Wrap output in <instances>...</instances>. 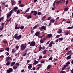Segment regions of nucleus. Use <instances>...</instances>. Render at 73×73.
I'll list each match as a JSON object with an SVG mask.
<instances>
[{
  "mask_svg": "<svg viewBox=\"0 0 73 73\" xmlns=\"http://www.w3.org/2000/svg\"><path fill=\"white\" fill-rule=\"evenodd\" d=\"M60 3H61V1H57L56 2V4H60Z\"/></svg>",
  "mask_w": 73,
  "mask_h": 73,
  "instance_id": "obj_46",
  "label": "nucleus"
},
{
  "mask_svg": "<svg viewBox=\"0 0 73 73\" xmlns=\"http://www.w3.org/2000/svg\"><path fill=\"white\" fill-rule=\"evenodd\" d=\"M50 67H51V65H48L47 67V69H49L50 68Z\"/></svg>",
  "mask_w": 73,
  "mask_h": 73,
  "instance_id": "obj_25",
  "label": "nucleus"
},
{
  "mask_svg": "<svg viewBox=\"0 0 73 73\" xmlns=\"http://www.w3.org/2000/svg\"><path fill=\"white\" fill-rule=\"evenodd\" d=\"M0 19L1 20H4V17H2L1 18H0Z\"/></svg>",
  "mask_w": 73,
  "mask_h": 73,
  "instance_id": "obj_53",
  "label": "nucleus"
},
{
  "mask_svg": "<svg viewBox=\"0 0 73 73\" xmlns=\"http://www.w3.org/2000/svg\"><path fill=\"white\" fill-rule=\"evenodd\" d=\"M44 25H46V26H47V25H48V24H46V23H44Z\"/></svg>",
  "mask_w": 73,
  "mask_h": 73,
  "instance_id": "obj_61",
  "label": "nucleus"
},
{
  "mask_svg": "<svg viewBox=\"0 0 73 73\" xmlns=\"http://www.w3.org/2000/svg\"><path fill=\"white\" fill-rule=\"evenodd\" d=\"M18 36V34H16L14 36L16 40H20V38L21 37V35H20L19 36Z\"/></svg>",
  "mask_w": 73,
  "mask_h": 73,
  "instance_id": "obj_1",
  "label": "nucleus"
},
{
  "mask_svg": "<svg viewBox=\"0 0 73 73\" xmlns=\"http://www.w3.org/2000/svg\"><path fill=\"white\" fill-rule=\"evenodd\" d=\"M11 3H12V5H14V3H15V1L14 0H11Z\"/></svg>",
  "mask_w": 73,
  "mask_h": 73,
  "instance_id": "obj_19",
  "label": "nucleus"
},
{
  "mask_svg": "<svg viewBox=\"0 0 73 73\" xmlns=\"http://www.w3.org/2000/svg\"><path fill=\"white\" fill-rule=\"evenodd\" d=\"M46 26H42V29H43V30H44V31H46Z\"/></svg>",
  "mask_w": 73,
  "mask_h": 73,
  "instance_id": "obj_8",
  "label": "nucleus"
},
{
  "mask_svg": "<svg viewBox=\"0 0 73 73\" xmlns=\"http://www.w3.org/2000/svg\"><path fill=\"white\" fill-rule=\"evenodd\" d=\"M52 36V34H48V37H49V38H50V37H51Z\"/></svg>",
  "mask_w": 73,
  "mask_h": 73,
  "instance_id": "obj_13",
  "label": "nucleus"
},
{
  "mask_svg": "<svg viewBox=\"0 0 73 73\" xmlns=\"http://www.w3.org/2000/svg\"><path fill=\"white\" fill-rule=\"evenodd\" d=\"M51 22H52L53 23L55 21V20L52 19L50 20Z\"/></svg>",
  "mask_w": 73,
  "mask_h": 73,
  "instance_id": "obj_29",
  "label": "nucleus"
},
{
  "mask_svg": "<svg viewBox=\"0 0 73 73\" xmlns=\"http://www.w3.org/2000/svg\"><path fill=\"white\" fill-rule=\"evenodd\" d=\"M16 65H17V66H19L20 65V64L19 63H17L16 64Z\"/></svg>",
  "mask_w": 73,
  "mask_h": 73,
  "instance_id": "obj_47",
  "label": "nucleus"
},
{
  "mask_svg": "<svg viewBox=\"0 0 73 73\" xmlns=\"http://www.w3.org/2000/svg\"><path fill=\"white\" fill-rule=\"evenodd\" d=\"M6 50L7 51H9V48H6Z\"/></svg>",
  "mask_w": 73,
  "mask_h": 73,
  "instance_id": "obj_54",
  "label": "nucleus"
},
{
  "mask_svg": "<svg viewBox=\"0 0 73 73\" xmlns=\"http://www.w3.org/2000/svg\"><path fill=\"white\" fill-rule=\"evenodd\" d=\"M38 62V61H36V62H35L34 63H33V64H34L35 65H37Z\"/></svg>",
  "mask_w": 73,
  "mask_h": 73,
  "instance_id": "obj_21",
  "label": "nucleus"
},
{
  "mask_svg": "<svg viewBox=\"0 0 73 73\" xmlns=\"http://www.w3.org/2000/svg\"><path fill=\"white\" fill-rule=\"evenodd\" d=\"M15 50H14V49H13L12 50V53H15Z\"/></svg>",
  "mask_w": 73,
  "mask_h": 73,
  "instance_id": "obj_44",
  "label": "nucleus"
},
{
  "mask_svg": "<svg viewBox=\"0 0 73 73\" xmlns=\"http://www.w3.org/2000/svg\"><path fill=\"white\" fill-rule=\"evenodd\" d=\"M59 41H62V40H63L64 39V38H63L62 37V38H59Z\"/></svg>",
  "mask_w": 73,
  "mask_h": 73,
  "instance_id": "obj_24",
  "label": "nucleus"
},
{
  "mask_svg": "<svg viewBox=\"0 0 73 73\" xmlns=\"http://www.w3.org/2000/svg\"><path fill=\"white\" fill-rule=\"evenodd\" d=\"M21 50H24L26 48V46H24V44H23L21 46Z\"/></svg>",
  "mask_w": 73,
  "mask_h": 73,
  "instance_id": "obj_2",
  "label": "nucleus"
},
{
  "mask_svg": "<svg viewBox=\"0 0 73 73\" xmlns=\"http://www.w3.org/2000/svg\"><path fill=\"white\" fill-rule=\"evenodd\" d=\"M32 65L30 64L28 66V68L29 69H31V68H32Z\"/></svg>",
  "mask_w": 73,
  "mask_h": 73,
  "instance_id": "obj_6",
  "label": "nucleus"
},
{
  "mask_svg": "<svg viewBox=\"0 0 73 73\" xmlns=\"http://www.w3.org/2000/svg\"><path fill=\"white\" fill-rule=\"evenodd\" d=\"M52 59H53V58L51 57L49 58V60H52Z\"/></svg>",
  "mask_w": 73,
  "mask_h": 73,
  "instance_id": "obj_50",
  "label": "nucleus"
},
{
  "mask_svg": "<svg viewBox=\"0 0 73 73\" xmlns=\"http://www.w3.org/2000/svg\"><path fill=\"white\" fill-rule=\"evenodd\" d=\"M42 58V55L40 56L39 57L38 60H40V59H41Z\"/></svg>",
  "mask_w": 73,
  "mask_h": 73,
  "instance_id": "obj_30",
  "label": "nucleus"
},
{
  "mask_svg": "<svg viewBox=\"0 0 73 73\" xmlns=\"http://www.w3.org/2000/svg\"><path fill=\"white\" fill-rule=\"evenodd\" d=\"M71 21H67L66 22V23H68V24H69V23H70V22Z\"/></svg>",
  "mask_w": 73,
  "mask_h": 73,
  "instance_id": "obj_63",
  "label": "nucleus"
},
{
  "mask_svg": "<svg viewBox=\"0 0 73 73\" xmlns=\"http://www.w3.org/2000/svg\"><path fill=\"white\" fill-rule=\"evenodd\" d=\"M3 42L5 44H7V41L5 40L3 41Z\"/></svg>",
  "mask_w": 73,
  "mask_h": 73,
  "instance_id": "obj_38",
  "label": "nucleus"
},
{
  "mask_svg": "<svg viewBox=\"0 0 73 73\" xmlns=\"http://www.w3.org/2000/svg\"><path fill=\"white\" fill-rule=\"evenodd\" d=\"M10 62L9 61L8 62L6 63V65L7 66L9 65H10Z\"/></svg>",
  "mask_w": 73,
  "mask_h": 73,
  "instance_id": "obj_28",
  "label": "nucleus"
},
{
  "mask_svg": "<svg viewBox=\"0 0 73 73\" xmlns=\"http://www.w3.org/2000/svg\"><path fill=\"white\" fill-rule=\"evenodd\" d=\"M13 68V69H16L17 68V66L16 65L14 66Z\"/></svg>",
  "mask_w": 73,
  "mask_h": 73,
  "instance_id": "obj_15",
  "label": "nucleus"
},
{
  "mask_svg": "<svg viewBox=\"0 0 73 73\" xmlns=\"http://www.w3.org/2000/svg\"><path fill=\"white\" fill-rule=\"evenodd\" d=\"M38 15H41V12H38Z\"/></svg>",
  "mask_w": 73,
  "mask_h": 73,
  "instance_id": "obj_37",
  "label": "nucleus"
},
{
  "mask_svg": "<svg viewBox=\"0 0 73 73\" xmlns=\"http://www.w3.org/2000/svg\"><path fill=\"white\" fill-rule=\"evenodd\" d=\"M37 27V26L36 25L33 27V28H34V29H36Z\"/></svg>",
  "mask_w": 73,
  "mask_h": 73,
  "instance_id": "obj_48",
  "label": "nucleus"
},
{
  "mask_svg": "<svg viewBox=\"0 0 73 73\" xmlns=\"http://www.w3.org/2000/svg\"><path fill=\"white\" fill-rule=\"evenodd\" d=\"M60 35H57L56 36V37H55V38H59V37H60Z\"/></svg>",
  "mask_w": 73,
  "mask_h": 73,
  "instance_id": "obj_31",
  "label": "nucleus"
},
{
  "mask_svg": "<svg viewBox=\"0 0 73 73\" xmlns=\"http://www.w3.org/2000/svg\"><path fill=\"white\" fill-rule=\"evenodd\" d=\"M52 44H53V41H51L50 43V44H49V45L48 46L49 47H51V46H52Z\"/></svg>",
  "mask_w": 73,
  "mask_h": 73,
  "instance_id": "obj_10",
  "label": "nucleus"
},
{
  "mask_svg": "<svg viewBox=\"0 0 73 73\" xmlns=\"http://www.w3.org/2000/svg\"><path fill=\"white\" fill-rule=\"evenodd\" d=\"M30 9V8H28L26 11H25V12L24 13V14H25V13H26V12H28V11H29V9Z\"/></svg>",
  "mask_w": 73,
  "mask_h": 73,
  "instance_id": "obj_23",
  "label": "nucleus"
},
{
  "mask_svg": "<svg viewBox=\"0 0 73 73\" xmlns=\"http://www.w3.org/2000/svg\"><path fill=\"white\" fill-rule=\"evenodd\" d=\"M17 24L16 25H15V29H19V28H20V26L19 27H17Z\"/></svg>",
  "mask_w": 73,
  "mask_h": 73,
  "instance_id": "obj_11",
  "label": "nucleus"
},
{
  "mask_svg": "<svg viewBox=\"0 0 73 73\" xmlns=\"http://www.w3.org/2000/svg\"><path fill=\"white\" fill-rule=\"evenodd\" d=\"M71 73H73V68L71 70Z\"/></svg>",
  "mask_w": 73,
  "mask_h": 73,
  "instance_id": "obj_64",
  "label": "nucleus"
},
{
  "mask_svg": "<svg viewBox=\"0 0 73 73\" xmlns=\"http://www.w3.org/2000/svg\"><path fill=\"white\" fill-rule=\"evenodd\" d=\"M7 73H11V72L9 70H7Z\"/></svg>",
  "mask_w": 73,
  "mask_h": 73,
  "instance_id": "obj_40",
  "label": "nucleus"
},
{
  "mask_svg": "<svg viewBox=\"0 0 73 73\" xmlns=\"http://www.w3.org/2000/svg\"><path fill=\"white\" fill-rule=\"evenodd\" d=\"M63 66L64 68H66V67H67V66H68V65H64Z\"/></svg>",
  "mask_w": 73,
  "mask_h": 73,
  "instance_id": "obj_58",
  "label": "nucleus"
},
{
  "mask_svg": "<svg viewBox=\"0 0 73 73\" xmlns=\"http://www.w3.org/2000/svg\"><path fill=\"white\" fill-rule=\"evenodd\" d=\"M57 21L55 22V23H54V25H57Z\"/></svg>",
  "mask_w": 73,
  "mask_h": 73,
  "instance_id": "obj_55",
  "label": "nucleus"
},
{
  "mask_svg": "<svg viewBox=\"0 0 73 73\" xmlns=\"http://www.w3.org/2000/svg\"><path fill=\"white\" fill-rule=\"evenodd\" d=\"M13 12V10H11L10 12L9 13H11V14H12V13Z\"/></svg>",
  "mask_w": 73,
  "mask_h": 73,
  "instance_id": "obj_42",
  "label": "nucleus"
},
{
  "mask_svg": "<svg viewBox=\"0 0 73 73\" xmlns=\"http://www.w3.org/2000/svg\"><path fill=\"white\" fill-rule=\"evenodd\" d=\"M40 42L41 43H43L44 42V41L43 40H42L41 39L40 40Z\"/></svg>",
  "mask_w": 73,
  "mask_h": 73,
  "instance_id": "obj_34",
  "label": "nucleus"
},
{
  "mask_svg": "<svg viewBox=\"0 0 73 73\" xmlns=\"http://www.w3.org/2000/svg\"><path fill=\"white\" fill-rule=\"evenodd\" d=\"M30 45L31 46H34L35 45V42L34 41H32L30 43Z\"/></svg>",
  "mask_w": 73,
  "mask_h": 73,
  "instance_id": "obj_3",
  "label": "nucleus"
},
{
  "mask_svg": "<svg viewBox=\"0 0 73 73\" xmlns=\"http://www.w3.org/2000/svg\"><path fill=\"white\" fill-rule=\"evenodd\" d=\"M46 52H47V50L46 49L44 50L43 52V54H46Z\"/></svg>",
  "mask_w": 73,
  "mask_h": 73,
  "instance_id": "obj_17",
  "label": "nucleus"
},
{
  "mask_svg": "<svg viewBox=\"0 0 73 73\" xmlns=\"http://www.w3.org/2000/svg\"><path fill=\"white\" fill-rule=\"evenodd\" d=\"M31 18H32V16L31 15H28L27 17V19H31Z\"/></svg>",
  "mask_w": 73,
  "mask_h": 73,
  "instance_id": "obj_27",
  "label": "nucleus"
},
{
  "mask_svg": "<svg viewBox=\"0 0 73 73\" xmlns=\"http://www.w3.org/2000/svg\"><path fill=\"white\" fill-rule=\"evenodd\" d=\"M2 4L3 5H5V2H1Z\"/></svg>",
  "mask_w": 73,
  "mask_h": 73,
  "instance_id": "obj_41",
  "label": "nucleus"
},
{
  "mask_svg": "<svg viewBox=\"0 0 73 73\" xmlns=\"http://www.w3.org/2000/svg\"><path fill=\"white\" fill-rule=\"evenodd\" d=\"M40 35V32L37 31L35 33V36H39Z\"/></svg>",
  "mask_w": 73,
  "mask_h": 73,
  "instance_id": "obj_5",
  "label": "nucleus"
},
{
  "mask_svg": "<svg viewBox=\"0 0 73 73\" xmlns=\"http://www.w3.org/2000/svg\"><path fill=\"white\" fill-rule=\"evenodd\" d=\"M19 6L20 7H24V5H23V4L20 5Z\"/></svg>",
  "mask_w": 73,
  "mask_h": 73,
  "instance_id": "obj_39",
  "label": "nucleus"
},
{
  "mask_svg": "<svg viewBox=\"0 0 73 73\" xmlns=\"http://www.w3.org/2000/svg\"><path fill=\"white\" fill-rule=\"evenodd\" d=\"M71 58L72 57H71V56H70V55H69L66 58V59L70 60V59H71Z\"/></svg>",
  "mask_w": 73,
  "mask_h": 73,
  "instance_id": "obj_14",
  "label": "nucleus"
},
{
  "mask_svg": "<svg viewBox=\"0 0 73 73\" xmlns=\"http://www.w3.org/2000/svg\"><path fill=\"white\" fill-rule=\"evenodd\" d=\"M52 18V17H49L47 19L48 20H49L51 19V18Z\"/></svg>",
  "mask_w": 73,
  "mask_h": 73,
  "instance_id": "obj_33",
  "label": "nucleus"
},
{
  "mask_svg": "<svg viewBox=\"0 0 73 73\" xmlns=\"http://www.w3.org/2000/svg\"><path fill=\"white\" fill-rule=\"evenodd\" d=\"M73 28V26H72L71 27H68L67 28V29H72Z\"/></svg>",
  "mask_w": 73,
  "mask_h": 73,
  "instance_id": "obj_16",
  "label": "nucleus"
},
{
  "mask_svg": "<svg viewBox=\"0 0 73 73\" xmlns=\"http://www.w3.org/2000/svg\"><path fill=\"white\" fill-rule=\"evenodd\" d=\"M50 42V41H48L46 43V45H48L49 44V42Z\"/></svg>",
  "mask_w": 73,
  "mask_h": 73,
  "instance_id": "obj_57",
  "label": "nucleus"
},
{
  "mask_svg": "<svg viewBox=\"0 0 73 73\" xmlns=\"http://www.w3.org/2000/svg\"><path fill=\"white\" fill-rule=\"evenodd\" d=\"M36 11L35 10H34L33 11H31V13H32V14L33 13H34L35 12V11Z\"/></svg>",
  "mask_w": 73,
  "mask_h": 73,
  "instance_id": "obj_49",
  "label": "nucleus"
},
{
  "mask_svg": "<svg viewBox=\"0 0 73 73\" xmlns=\"http://www.w3.org/2000/svg\"><path fill=\"white\" fill-rule=\"evenodd\" d=\"M2 25V28H3L4 27V23H3L1 24Z\"/></svg>",
  "mask_w": 73,
  "mask_h": 73,
  "instance_id": "obj_62",
  "label": "nucleus"
},
{
  "mask_svg": "<svg viewBox=\"0 0 73 73\" xmlns=\"http://www.w3.org/2000/svg\"><path fill=\"white\" fill-rule=\"evenodd\" d=\"M69 32L68 31L66 33L65 35H69Z\"/></svg>",
  "mask_w": 73,
  "mask_h": 73,
  "instance_id": "obj_35",
  "label": "nucleus"
},
{
  "mask_svg": "<svg viewBox=\"0 0 73 73\" xmlns=\"http://www.w3.org/2000/svg\"><path fill=\"white\" fill-rule=\"evenodd\" d=\"M59 40L58 39H57L56 41V42H58V41Z\"/></svg>",
  "mask_w": 73,
  "mask_h": 73,
  "instance_id": "obj_60",
  "label": "nucleus"
},
{
  "mask_svg": "<svg viewBox=\"0 0 73 73\" xmlns=\"http://www.w3.org/2000/svg\"><path fill=\"white\" fill-rule=\"evenodd\" d=\"M11 57L9 56H8L7 58V60H11Z\"/></svg>",
  "mask_w": 73,
  "mask_h": 73,
  "instance_id": "obj_32",
  "label": "nucleus"
},
{
  "mask_svg": "<svg viewBox=\"0 0 73 73\" xmlns=\"http://www.w3.org/2000/svg\"><path fill=\"white\" fill-rule=\"evenodd\" d=\"M18 9V7L17 6H16L14 8L13 10V11H15V12H17V10H16V9Z\"/></svg>",
  "mask_w": 73,
  "mask_h": 73,
  "instance_id": "obj_4",
  "label": "nucleus"
},
{
  "mask_svg": "<svg viewBox=\"0 0 73 73\" xmlns=\"http://www.w3.org/2000/svg\"><path fill=\"white\" fill-rule=\"evenodd\" d=\"M39 46H40L39 48V51H40L42 49V47H41V45Z\"/></svg>",
  "mask_w": 73,
  "mask_h": 73,
  "instance_id": "obj_22",
  "label": "nucleus"
},
{
  "mask_svg": "<svg viewBox=\"0 0 73 73\" xmlns=\"http://www.w3.org/2000/svg\"><path fill=\"white\" fill-rule=\"evenodd\" d=\"M45 18H46V17L45 16H44L42 17V19H45Z\"/></svg>",
  "mask_w": 73,
  "mask_h": 73,
  "instance_id": "obj_56",
  "label": "nucleus"
},
{
  "mask_svg": "<svg viewBox=\"0 0 73 73\" xmlns=\"http://www.w3.org/2000/svg\"><path fill=\"white\" fill-rule=\"evenodd\" d=\"M11 13H9V14H7V19H8V18H9V17L10 16H11Z\"/></svg>",
  "mask_w": 73,
  "mask_h": 73,
  "instance_id": "obj_7",
  "label": "nucleus"
},
{
  "mask_svg": "<svg viewBox=\"0 0 73 73\" xmlns=\"http://www.w3.org/2000/svg\"><path fill=\"white\" fill-rule=\"evenodd\" d=\"M34 32V31L33 30H31V34H32Z\"/></svg>",
  "mask_w": 73,
  "mask_h": 73,
  "instance_id": "obj_51",
  "label": "nucleus"
},
{
  "mask_svg": "<svg viewBox=\"0 0 73 73\" xmlns=\"http://www.w3.org/2000/svg\"><path fill=\"white\" fill-rule=\"evenodd\" d=\"M60 72H62V73H65V71H64L63 70H62Z\"/></svg>",
  "mask_w": 73,
  "mask_h": 73,
  "instance_id": "obj_52",
  "label": "nucleus"
},
{
  "mask_svg": "<svg viewBox=\"0 0 73 73\" xmlns=\"http://www.w3.org/2000/svg\"><path fill=\"white\" fill-rule=\"evenodd\" d=\"M9 70L11 72H12V71L13 70V69H12V68H10L9 69Z\"/></svg>",
  "mask_w": 73,
  "mask_h": 73,
  "instance_id": "obj_45",
  "label": "nucleus"
},
{
  "mask_svg": "<svg viewBox=\"0 0 73 73\" xmlns=\"http://www.w3.org/2000/svg\"><path fill=\"white\" fill-rule=\"evenodd\" d=\"M68 2H69V1L68 0L66 1V4H68Z\"/></svg>",
  "mask_w": 73,
  "mask_h": 73,
  "instance_id": "obj_59",
  "label": "nucleus"
},
{
  "mask_svg": "<svg viewBox=\"0 0 73 73\" xmlns=\"http://www.w3.org/2000/svg\"><path fill=\"white\" fill-rule=\"evenodd\" d=\"M15 62H13L11 63V65H10V66H13V65H15Z\"/></svg>",
  "mask_w": 73,
  "mask_h": 73,
  "instance_id": "obj_12",
  "label": "nucleus"
},
{
  "mask_svg": "<svg viewBox=\"0 0 73 73\" xmlns=\"http://www.w3.org/2000/svg\"><path fill=\"white\" fill-rule=\"evenodd\" d=\"M20 10H18L17 11V14H18V13H20Z\"/></svg>",
  "mask_w": 73,
  "mask_h": 73,
  "instance_id": "obj_43",
  "label": "nucleus"
},
{
  "mask_svg": "<svg viewBox=\"0 0 73 73\" xmlns=\"http://www.w3.org/2000/svg\"><path fill=\"white\" fill-rule=\"evenodd\" d=\"M24 27L23 26H22L21 27H20V29L21 30H23L24 29Z\"/></svg>",
  "mask_w": 73,
  "mask_h": 73,
  "instance_id": "obj_26",
  "label": "nucleus"
},
{
  "mask_svg": "<svg viewBox=\"0 0 73 73\" xmlns=\"http://www.w3.org/2000/svg\"><path fill=\"white\" fill-rule=\"evenodd\" d=\"M66 65H69L70 64V62L69 61H68L66 63Z\"/></svg>",
  "mask_w": 73,
  "mask_h": 73,
  "instance_id": "obj_36",
  "label": "nucleus"
},
{
  "mask_svg": "<svg viewBox=\"0 0 73 73\" xmlns=\"http://www.w3.org/2000/svg\"><path fill=\"white\" fill-rule=\"evenodd\" d=\"M62 32L61 29H60L58 32H57L58 33H61Z\"/></svg>",
  "mask_w": 73,
  "mask_h": 73,
  "instance_id": "obj_20",
  "label": "nucleus"
},
{
  "mask_svg": "<svg viewBox=\"0 0 73 73\" xmlns=\"http://www.w3.org/2000/svg\"><path fill=\"white\" fill-rule=\"evenodd\" d=\"M37 11H35L34 13L33 14V16H37Z\"/></svg>",
  "mask_w": 73,
  "mask_h": 73,
  "instance_id": "obj_9",
  "label": "nucleus"
},
{
  "mask_svg": "<svg viewBox=\"0 0 73 73\" xmlns=\"http://www.w3.org/2000/svg\"><path fill=\"white\" fill-rule=\"evenodd\" d=\"M68 9H69V7H66L64 8V11L66 12V11H68Z\"/></svg>",
  "mask_w": 73,
  "mask_h": 73,
  "instance_id": "obj_18",
  "label": "nucleus"
}]
</instances>
